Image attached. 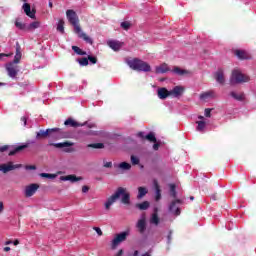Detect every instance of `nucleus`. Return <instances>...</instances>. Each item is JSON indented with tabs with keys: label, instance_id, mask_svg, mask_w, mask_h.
Here are the masks:
<instances>
[{
	"label": "nucleus",
	"instance_id": "obj_1",
	"mask_svg": "<svg viewBox=\"0 0 256 256\" xmlns=\"http://www.w3.org/2000/svg\"><path fill=\"white\" fill-rule=\"evenodd\" d=\"M66 17L69 23L73 25L74 32L77 33L78 37L80 39H83V41H85L86 43H89V45H93V39L85 34V32H83V30L81 29V26H79V16H77V12L74 10H67Z\"/></svg>",
	"mask_w": 256,
	"mask_h": 256
},
{
	"label": "nucleus",
	"instance_id": "obj_2",
	"mask_svg": "<svg viewBox=\"0 0 256 256\" xmlns=\"http://www.w3.org/2000/svg\"><path fill=\"white\" fill-rule=\"evenodd\" d=\"M127 65L130 67V69H133V71H143L144 73H149V71H151V66L149 63L137 58L128 60Z\"/></svg>",
	"mask_w": 256,
	"mask_h": 256
},
{
	"label": "nucleus",
	"instance_id": "obj_3",
	"mask_svg": "<svg viewBox=\"0 0 256 256\" xmlns=\"http://www.w3.org/2000/svg\"><path fill=\"white\" fill-rule=\"evenodd\" d=\"M57 133H61V129L51 128L46 130H40L36 133V139H45L46 137H51L52 139H59V134Z\"/></svg>",
	"mask_w": 256,
	"mask_h": 256
},
{
	"label": "nucleus",
	"instance_id": "obj_4",
	"mask_svg": "<svg viewBox=\"0 0 256 256\" xmlns=\"http://www.w3.org/2000/svg\"><path fill=\"white\" fill-rule=\"evenodd\" d=\"M249 76L241 73L239 70H234L230 77V85H238L239 83H247Z\"/></svg>",
	"mask_w": 256,
	"mask_h": 256
},
{
	"label": "nucleus",
	"instance_id": "obj_5",
	"mask_svg": "<svg viewBox=\"0 0 256 256\" xmlns=\"http://www.w3.org/2000/svg\"><path fill=\"white\" fill-rule=\"evenodd\" d=\"M121 193H123V187H119L116 192L106 200L104 207L107 211H109V209H111V205L121 197Z\"/></svg>",
	"mask_w": 256,
	"mask_h": 256
},
{
	"label": "nucleus",
	"instance_id": "obj_6",
	"mask_svg": "<svg viewBox=\"0 0 256 256\" xmlns=\"http://www.w3.org/2000/svg\"><path fill=\"white\" fill-rule=\"evenodd\" d=\"M128 235H129V232H121L120 234H117L112 240V249H117L120 243H123V241H126Z\"/></svg>",
	"mask_w": 256,
	"mask_h": 256
},
{
	"label": "nucleus",
	"instance_id": "obj_7",
	"mask_svg": "<svg viewBox=\"0 0 256 256\" xmlns=\"http://www.w3.org/2000/svg\"><path fill=\"white\" fill-rule=\"evenodd\" d=\"M6 70L9 77H11L12 79H15L17 77V73H19V66H17V64L13 62H10L6 64Z\"/></svg>",
	"mask_w": 256,
	"mask_h": 256
},
{
	"label": "nucleus",
	"instance_id": "obj_8",
	"mask_svg": "<svg viewBox=\"0 0 256 256\" xmlns=\"http://www.w3.org/2000/svg\"><path fill=\"white\" fill-rule=\"evenodd\" d=\"M15 169H21V164H13V162H8L7 164L0 165V171H3L4 173L15 171Z\"/></svg>",
	"mask_w": 256,
	"mask_h": 256
},
{
	"label": "nucleus",
	"instance_id": "obj_9",
	"mask_svg": "<svg viewBox=\"0 0 256 256\" xmlns=\"http://www.w3.org/2000/svg\"><path fill=\"white\" fill-rule=\"evenodd\" d=\"M170 91V97H173L174 99H179L185 93V87L183 86H175L172 90Z\"/></svg>",
	"mask_w": 256,
	"mask_h": 256
},
{
	"label": "nucleus",
	"instance_id": "obj_10",
	"mask_svg": "<svg viewBox=\"0 0 256 256\" xmlns=\"http://www.w3.org/2000/svg\"><path fill=\"white\" fill-rule=\"evenodd\" d=\"M37 189H39V184H30L26 186L24 190L25 197H33V195L37 193Z\"/></svg>",
	"mask_w": 256,
	"mask_h": 256
},
{
	"label": "nucleus",
	"instance_id": "obj_11",
	"mask_svg": "<svg viewBox=\"0 0 256 256\" xmlns=\"http://www.w3.org/2000/svg\"><path fill=\"white\" fill-rule=\"evenodd\" d=\"M161 219L159 218V208L155 207L154 212L150 216L149 223L150 225H155L157 227L160 223Z\"/></svg>",
	"mask_w": 256,
	"mask_h": 256
},
{
	"label": "nucleus",
	"instance_id": "obj_12",
	"mask_svg": "<svg viewBox=\"0 0 256 256\" xmlns=\"http://www.w3.org/2000/svg\"><path fill=\"white\" fill-rule=\"evenodd\" d=\"M181 203H183V201L181 200L173 201L169 206L170 211L172 213H175L176 215H181V210L179 209V206H177V205H181Z\"/></svg>",
	"mask_w": 256,
	"mask_h": 256
},
{
	"label": "nucleus",
	"instance_id": "obj_13",
	"mask_svg": "<svg viewBox=\"0 0 256 256\" xmlns=\"http://www.w3.org/2000/svg\"><path fill=\"white\" fill-rule=\"evenodd\" d=\"M107 45L112 49L113 51H120L121 47H123V42H119L117 40H109L107 42Z\"/></svg>",
	"mask_w": 256,
	"mask_h": 256
},
{
	"label": "nucleus",
	"instance_id": "obj_14",
	"mask_svg": "<svg viewBox=\"0 0 256 256\" xmlns=\"http://www.w3.org/2000/svg\"><path fill=\"white\" fill-rule=\"evenodd\" d=\"M60 181H70V183H77V181H83V177H77L76 175L61 176Z\"/></svg>",
	"mask_w": 256,
	"mask_h": 256
},
{
	"label": "nucleus",
	"instance_id": "obj_15",
	"mask_svg": "<svg viewBox=\"0 0 256 256\" xmlns=\"http://www.w3.org/2000/svg\"><path fill=\"white\" fill-rule=\"evenodd\" d=\"M215 97H217V93H215L214 90L204 92L200 95V99L202 101H207V99H215Z\"/></svg>",
	"mask_w": 256,
	"mask_h": 256
},
{
	"label": "nucleus",
	"instance_id": "obj_16",
	"mask_svg": "<svg viewBox=\"0 0 256 256\" xmlns=\"http://www.w3.org/2000/svg\"><path fill=\"white\" fill-rule=\"evenodd\" d=\"M136 227H137L139 233H141V235H143V233H145V230L147 229V223L145 222V217L138 220Z\"/></svg>",
	"mask_w": 256,
	"mask_h": 256
},
{
	"label": "nucleus",
	"instance_id": "obj_17",
	"mask_svg": "<svg viewBox=\"0 0 256 256\" xmlns=\"http://www.w3.org/2000/svg\"><path fill=\"white\" fill-rule=\"evenodd\" d=\"M121 198V202L124 205H129L130 203V199H131V195L129 194V192H127V188H123V192L120 194Z\"/></svg>",
	"mask_w": 256,
	"mask_h": 256
},
{
	"label": "nucleus",
	"instance_id": "obj_18",
	"mask_svg": "<svg viewBox=\"0 0 256 256\" xmlns=\"http://www.w3.org/2000/svg\"><path fill=\"white\" fill-rule=\"evenodd\" d=\"M157 95L159 99H167V97H171L170 91L167 88H158Z\"/></svg>",
	"mask_w": 256,
	"mask_h": 256
},
{
	"label": "nucleus",
	"instance_id": "obj_19",
	"mask_svg": "<svg viewBox=\"0 0 256 256\" xmlns=\"http://www.w3.org/2000/svg\"><path fill=\"white\" fill-rule=\"evenodd\" d=\"M22 9L30 19H35V11H31V5L29 3L23 4Z\"/></svg>",
	"mask_w": 256,
	"mask_h": 256
},
{
	"label": "nucleus",
	"instance_id": "obj_20",
	"mask_svg": "<svg viewBox=\"0 0 256 256\" xmlns=\"http://www.w3.org/2000/svg\"><path fill=\"white\" fill-rule=\"evenodd\" d=\"M50 147H56V149H63L64 147H73V143L66 141L62 143H49Z\"/></svg>",
	"mask_w": 256,
	"mask_h": 256
},
{
	"label": "nucleus",
	"instance_id": "obj_21",
	"mask_svg": "<svg viewBox=\"0 0 256 256\" xmlns=\"http://www.w3.org/2000/svg\"><path fill=\"white\" fill-rule=\"evenodd\" d=\"M215 79L220 85H223L225 83V74H223V70H218L215 73Z\"/></svg>",
	"mask_w": 256,
	"mask_h": 256
},
{
	"label": "nucleus",
	"instance_id": "obj_22",
	"mask_svg": "<svg viewBox=\"0 0 256 256\" xmlns=\"http://www.w3.org/2000/svg\"><path fill=\"white\" fill-rule=\"evenodd\" d=\"M27 147H29V144H23L20 146H16L13 150H11L9 152V155L10 156L15 155V154L19 153L20 151H23V149H27Z\"/></svg>",
	"mask_w": 256,
	"mask_h": 256
},
{
	"label": "nucleus",
	"instance_id": "obj_23",
	"mask_svg": "<svg viewBox=\"0 0 256 256\" xmlns=\"http://www.w3.org/2000/svg\"><path fill=\"white\" fill-rule=\"evenodd\" d=\"M235 55L238 59H249V54L244 50H236Z\"/></svg>",
	"mask_w": 256,
	"mask_h": 256
},
{
	"label": "nucleus",
	"instance_id": "obj_24",
	"mask_svg": "<svg viewBox=\"0 0 256 256\" xmlns=\"http://www.w3.org/2000/svg\"><path fill=\"white\" fill-rule=\"evenodd\" d=\"M154 183V188H155V191H156V201H160L161 200V188L159 187V183L157 182V180H154L153 181Z\"/></svg>",
	"mask_w": 256,
	"mask_h": 256
},
{
	"label": "nucleus",
	"instance_id": "obj_25",
	"mask_svg": "<svg viewBox=\"0 0 256 256\" xmlns=\"http://www.w3.org/2000/svg\"><path fill=\"white\" fill-rule=\"evenodd\" d=\"M149 193V190L145 187H138V195H137V199H143V197H145V195H147Z\"/></svg>",
	"mask_w": 256,
	"mask_h": 256
},
{
	"label": "nucleus",
	"instance_id": "obj_26",
	"mask_svg": "<svg viewBox=\"0 0 256 256\" xmlns=\"http://www.w3.org/2000/svg\"><path fill=\"white\" fill-rule=\"evenodd\" d=\"M64 125L69 126V127H81V124H79L77 121H75L73 118H68L65 122Z\"/></svg>",
	"mask_w": 256,
	"mask_h": 256
},
{
	"label": "nucleus",
	"instance_id": "obj_27",
	"mask_svg": "<svg viewBox=\"0 0 256 256\" xmlns=\"http://www.w3.org/2000/svg\"><path fill=\"white\" fill-rule=\"evenodd\" d=\"M21 61V47L18 45L16 47V54L14 56V61L12 63L18 64Z\"/></svg>",
	"mask_w": 256,
	"mask_h": 256
},
{
	"label": "nucleus",
	"instance_id": "obj_28",
	"mask_svg": "<svg viewBox=\"0 0 256 256\" xmlns=\"http://www.w3.org/2000/svg\"><path fill=\"white\" fill-rule=\"evenodd\" d=\"M196 123L198 125L196 130L203 133L205 131V127H207V123L203 120L197 121Z\"/></svg>",
	"mask_w": 256,
	"mask_h": 256
},
{
	"label": "nucleus",
	"instance_id": "obj_29",
	"mask_svg": "<svg viewBox=\"0 0 256 256\" xmlns=\"http://www.w3.org/2000/svg\"><path fill=\"white\" fill-rule=\"evenodd\" d=\"M167 71H169V66L165 63L156 67V73H167Z\"/></svg>",
	"mask_w": 256,
	"mask_h": 256
},
{
	"label": "nucleus",
	"instance_id": "obj_30",
	"mask_svg": "<svg viewBox=\"0 0 256 256\" xmlns=\"http://www.w3.org/2000/svg\"><path fill=\"white\" fill-rule=\"evenodd\" d=\"M230 95L233 99H236V101H243V99H245V94L243 93L231 92Z\"/></svg>",
	"mask_w": 256,
	"mask_h": 256
},
{
	"label": "nucleus",
	"instance_id": "obj_31",
	"mask_svg": "<svg viewBox=\"0 0 256 256\" xmlns=\"http://www.w3.org/2000/svg\"><path fill=\"white\" fill-rule=\"evenodd\" d=\"M150 206L149 201H144L140 204H136L137 209L140 211H147V208Z\"/></svg>",
	"mask_w": 256,
	"mask_h": 256
},
{
	"label": "nucleus",
	"instance_id": "obj_32",
	"mask_svg": "<svg viewBox=\"0 0 256 256\" xmlns=\"http://www.w3.org/2000/svg\"><path fill=\"white\" fill-rule=\"evenodd\" d=\"M41 27V22L35 21L29 24L28 26V31H35V29H39Z\"/></svg>",
	"mask_w": 256,
	"mask_h": 256
},
{
	"label": "nucleus",
	"instance_id": "obj_33",
	"mask_svg": "<svg viewBox=\"0 0 256 256\" xmlns=\"http://www.w3.org/2000/svg\"><path fill=\"white\" fill-rule=\"evenodd\" d=\"M57 31H59V33H65V21L59 20L57 24Z\"/></svg>",
	"mask_w": 256,
	"mask_h": 256
},
{
	"label": "nucleus",
	"instance_id": "obj_34",
	"mask_svg": "<svg viewBox=\"0 0 256 256\" xmlns=\"http://www.w3.org/2000/svg\"><path fill=\"white\" fill-rule=\"evenodd\" d=\"M118 168L122 169V171H129V169H131V164L127 162H122L118 165Z\"/></svg>",
	"mask_w": 256,
	"mask_h": 256
},
{
	"label": "nucleus",
	"instance_id": "obj_35",
	"mask_svg": "<svg viewBox=\"0 0 256 256\" xmlns=\"http://www.w3.org/2000/svg\"><path fill=\"white\" fill-rule=\"evenodd\" d=\"M173 73H175L176 75H187V73H189V71L183 70V69H181L179 67H175L173 69Z\"/></svg>",
	"mask_w": 256,
	"mask_h": 256
},
{
	"label": "nucleus",
	"instance_id": "obj_36",
	"mask_svg": "<svg viewBox=\"0 0 256 256\" xmlns=\"http://www.w3.org/2000/svg\"><path fill=\"white\" fill-rule=\"evenodd\" d=\"M145 139L151 143H157V138H155V134L153 132H150L148 135H146Z\"/></svg>",
	"mask_w": 256,
	"mask_h": 256
},
{
	"label": "nucleus",
	"instance_id": "obj_37",
	"mask_svg": "<svg viewBox=\"0 0 256 256\" xmlns=\"http://www.w3.org/2000/svg\"><path fill=\"white\" fill-rule=\"evenodd\" d=\"M72 50L74 51V53H76L77 55H87V52L81 50V48L77 47V46H72Z\"/></svg>",
	"mask_w": 256,
	"mask_h": 256
},
{
	"label": "nucleus",
	"instance_id": "obj_38",
	"mask_svg": "<svg viewBox=\"0 0 256 256\" xmlns=\"http://www.w3.org/2000/svg\"><path fill=\"white\" fill-rule=\"evenodd\" d=\"M40 177H43L45 179H55L57 177V174L40 173Z\"/></svg>",
	"mask_w": 256,
	"mask_h": 256
},
{
	"label": "nucleus",
	"instance_id": "obj_39",
	"mask_svg": "<svg viewBox=\"0 0 256 256\" xmlns=\"http://www.w3.org/2000/svg\"><path fill=\"white\" fill-rule=\"evenodd\" d=\"M88 147H91L92 149H103L105 145H103V143H95L89 144Z\"/></svg>",
	"mask_w": 256,
	"mask_h": 256
},
{
	"label": "nucleus",
	"instance_id": "obj_40",
	"mask_svg": "<svg viewBox=\"0 0 256 256\" xmlns=\"http://www.w3.org/2000/svg\"><path fill=\"white\" fill-rule=\"evenodd\" d=\"M78 63L82 66V67H85L87 65H89V59L87 58H81L78 60Z\"/></svg>",
	"mask_w": 256,
	"mask_h": 256
},
{
	"label": "nucleus",
	"instance_id": "obj_41",
	"mask_svg": "<svg viewBox=\"0 0 256 256\" xmlns=\"http://www.w3.org/2000/svg\"><path fill=\"white\" fill-rule=\"evenodd\" d=\"M121 27H122V29H124L125 31H128V29L131 27V23H130V22H122V23H121Z\"/></svg>",
	"mask_w": 256,
	"mask_h": 256
},
{
	"label": "nucleus",
	"instance_id": "obj_42",
	"mask_svg": "<svg viewBox=\"0 0 256 256\" xmlns=\"http://www.w3.org/2000/svg\"><path fill=\"white\" fill-rule=\"evenodd\" d=\"M170 193L172 195V197H177V192L175 191V185L174 184H171L170 185Z\"/></svg>",
	"mask_w": 256,
	"mask_h": 256
},
{
	"label": "nucleus",
	"instance_id": "obj_43",
	"mask_svg": "<svg viewBox=\"0 0 256 256\" xmlns=\"http://www.w3.org/2000/svg\"><path fill=\"white\" fill-rule=\"evenodd\" d=\"M131 163H132V165H139V158L132 155L131 156Z\"/></svg>",
	"mask_w": 256,
	"mask_h": 256
},
{
	"label": "nucleus",
	"instance_id": "obj_44",
	"mask_svg": "<svg viewBox=\"0 0 256 256\" xmlns=\"http://www.w3.org/2000/svg\"><path fill=\"white\" fill-rule=\"evenodd\" d=\"M15 25L18 29H25V24L19 22V21H16L15 22Z\"/></svg>",
	"mask_w": 256,
	"mask_h": 256
},
{
	"label": "nucleus",
	"instance_id": "obj_45",
	"mask_svg": "<svg viewBox=\"0 0 256 256\" xmlns=\"http://www.w3.org/2000/svg\"><path fill=\"white\" fill-rule=\"evenodd\" d=\"M88 60L90 61V63H92V65H95V63H97V58L96 57L88 56Z\"/></svg>",
	"mask_w": 256,
	"mask_h": 256
},
{
	"label": "nucleus",
	"instance_id": "obj_46",
	"mask_svg": "<svg viewBox=\"0 0 256 256\" xmlns=\"http://www.w3.org/2000/svg\"><path fill=\"white\" fill-rule=\"evenodd\" d=\"M25 169H27V171H35V169H37V167L35 165H27L25 167Z\"/></svg>",
	"mask_w": 256,
	"mask_h": 256
},
{
	"label": "nucleus",
	"instance_id": "obj_47",
	"mask_svg": "<svg viewBox=\"0 0 256 256\" xmlns=\"http://www.w3.org/2000/svg\"><path fill=\"white\" fill-rule=\"evenodd\" d=\"M94 231H96L97 235H99V237H101V235H103V231H101V228L99 227H94Z\"/></svg>",
	"mask_w": 256,
	"mask_h": 256
},
{
	"label": "nucleus",
	"instance_id": "obj_48",
	"mask_svg": "<svg viewBox=\"0 0 256 256\" xmlns=\"http://www.w3.org/2000/svg\"><path fill=\"white\" fill-rule=\"evenodd\" d=\"M204 115H205V117H211V109L206 108L204 111Z\"/></svg>",
	"mask_w": 256,
	"mask_h": 256
},
{
	"label": "nucleus",
	"instance_id": "obj_49",
	"mask_svg": "<svg viewBox=\"0 0 256 256\" xmlns=\"http://www.w3.org/2000/svg\"><path fill=\"white\" fill-rule=\"evenodd\" d=\"M137 137H140V139H145V132H139Z\"/></svg>",
	"mask_w": 256,
	"mask_h": 256
},
{
	"label": "nucleus",
	"instance_id": "obj_50",
	"mask_svg": "<svg viewBox=\"0 0 256 256\" xmlns=\"http://www.w3.org/2000/svg\"><path fill=\"white\" fill-rule=\"evenodd\" d=\"M3 57H11V54L0 53V61Z\"/></svg>",
	"mask_w": 256,
	"mask_h": 256
},
{
	"label": "nucleus",
	"instance_id": "obj_51",
	"mask_svg": "<svg viewBox=\"0 0 256 256\" xmlns=\"http://www.w3.org/2000/svg\"><path fill=\"white\" fill-rule=\"evenodd\" d=\"M7 149H9V146H2V147H0L1 153L7 151Z\"/></svg>",
	"mask_w": 256,
	"mask_h": 256
},
{
	"label": "nucleus",
	"instance_id": "obj_52",
	"mask_svg": "<svg viewBox=\"0 0 256 256\" xmlns=\"http://www.w3.org/2000/svg\"><path fill=\"white\" fill-rule=\"evenodd\" d=\"M89 191V187L88 186H83L82 187V193H87Z\"/></svg>",
	"mask_w": 256,
	"mask_h": 256
},
{
	"label": "nucleus",
	"instance_id": "obj_53",
	"mask_svg": "<svg viewBox=\"0 0 256 256\" xmlns=\"http://www.w3.org/2000/svg\"><path fill=\"white\" fill-rule=\"evenodd\" d=\"M112 165H113V163H111V162H106V163L104 164V167L109 168V167H112Z\"/></svg>",
	"mask_w": 256,
	"mask_h": 256
},
{
	"label": "nucleus",
	"instance_id": "obj_54",
	"mask_svg": "<svg viewBox=\"0 0 256 256\" xmlns=\"http://www.w3.org/2000/svg\"><path fill=\"white\" fill-rule=\"evenodd\" d=\"M4 209H5V206L3 205V202H0V213H3Z\"/></svg>",
	"mask_w": 256,
	"mask_h": 256
},
{
	"label": "nucleus",
	"instance_id": "obj_55",
	"mask_svg": "<svg viewBox=\"0 0 256 256\" xmlns=\"http://www.w3.org/2000/svg\"><path fill=\"white\" fill-rule=\"evenodd\" d=\"M153 149H154V151H158L159 150V144L155 143L153 145Z\"/></svg>",
	"mask_w": 256,
	"mask_h": 256
},
{
	"label": "nucleus",
	"instance_id": "obj_56",
	"mask_svg": "<svg viewBox=\"0 0 256 256\" xmlns=\"http://www.w3.org/2000/svg\"><path fill=\"white\" fill-rule=\"evenodd\" d=\"M21 121L24 123V127L27 125V118L26 117H22Z\"/></svg>",
	"mask_w": 256,
	"mask_h": 256
},
{
	"label": "nucleus",
	"instance_id": "obj_57",
	"mask_svg": "<svg viewBox=\"0 0 256 256\" xmlns=\"http://www.w3.org/2000/svg\"><path fill=\"white\" fill-rule=\"evenodd\" d=\"M4 251L7 253L9 251H11V247L7 246V247H4Z\"/></svg>",
	"mask_w": 256,
	"mask_h": 256
},
{
	"label": "nucleus",
	"instance_id": "obj_58",
	"mask_svg": "<svg viewBox=\"0 0 256 256\" xmlns=\"http://www.w3.org/2000/svg\"><path fill=\"white\" fill-rule=\"evenodd\" d=\"M123 255V250H119L116 256H122Z\"/></svg>",
	"mask_w": 256,
	"mask_h": 256
},
{
	"label": "nucleus",
	"instance_id": "obj_59",
	"mask_svg": "<svg viewBox=\"0 0 256 256\" xmlns=\"http://www.w3.org/2000/svg\"><path fill=\"white\" fill-rule=\"evenodd\" d=\"M12 243H13V241L8 240V241L5 242V245H11Z\"/></svg>",
	"mask_w": 256,
	"mask_h": 256
},
{
	"label": "nucleus",
	"instance_id": "obj_60",
	"mask_svg": "<svg viewBox=\"0 0 256 256\" xmlns=\"http://www.w3.org/2000/svg\"><path fill=\"white\" fill-rule=\"evenodd\" d=\"M139 255V251L135 250L133 253V256H138Z\"/></svg>",
	"mask_w": 256,
	"mask_h": 256
},
{
	"label": "nucleus",
	"instance_id": "obj_61",
	"mask_svg": "<svg viewBox=\"0 0 256 256\" xmlns=\"http://www.w3.org/2000/svg\"><path fill=\"white\" fill-rule=\"evenodd\" d=\"M168 243H171V233L168 235Z\"/></svg>",
	"mask_w": 256,
	"mask_h": 256
},
{
	"label": "nucleus",
	"instance_id": "obj_62",
	"mask_svg": "<svg viewBox=\"0 0 256 256\" xmlns=\"http://www.w3.org/2000/svg\"><path fill=\"white\" fill-rule=\"evenodd\" d=\"M13 244H14V245H18V244H19V240H15V241L13 242Z\"/></svg>",
	"mask_w": 256,
	"mask_h": 256
},
{
	"label": "nucleus",
	"instance_id": "obj_63",
	"mask_svg": "<svg viewBox=\"0 0 256 256\" xmlns=\"http://www.w3.org/2000/svg\"><path fill=\"white\" fill-rule=\"evenodd\" d=\"M198 119L203 120V119H205V117H203V116H199V117H198Z\"/></svg>",
	"mask_w": 256,
	"mask_h": 256
},
{
	"label": "nucleus",
	"instance_id": "obj_64",
	"mask_svg": "<svg viewBox=\"0 0 256 256\" xmlns=\"http://www.w3.org/2000/svg\"><path fill=\"white\" fill-rule=\"evenodd\" d=\"M49 7H53V3L52 2H49Z\"/></svg>",
	"mask_w": 256,
	"mask_h": 256
}]
</instances>
